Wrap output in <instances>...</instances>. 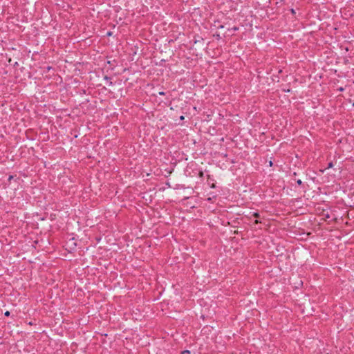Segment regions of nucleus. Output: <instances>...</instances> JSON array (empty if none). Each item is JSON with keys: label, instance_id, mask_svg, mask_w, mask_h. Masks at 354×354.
<instances>
[{"label": "nucleus", "instance_id": "obj_4", "mask_svg": "<svg viewBox=\"0 0 354 354\" xmlns=\"http://www.w3.org/2000/svg\"><path fill=\"white\" fill-rule=\"evenodd\" d=\"M333 167V162H330L328 164V167L327 168L329 169V168H332Z\"/></svg>", "mask_w": 354, "mask_h": 354}, {"label": "nucleus", "instance_id": "obj_12", "mask_svg": "<svg viewBox=\"0 0 354 354\" xmlns=\"http://www.w3.org/2000/svg\"><path fill=\"white\" fill-rule=\"evenodd\" d=\"M210 187H211V188H215V187H216V186H215V185H214V184H212V185L210 186Z\"/></svg>", "mask_w": 354, "mask_h": 354}, {"label": "nucleus", "instance_id": "obj_18", "mask_svg": "<svg viewBox=\"0 0 354 354\" xmlns=\"http://www.w3.org/2000/svg\"><path fill=\"white\" fill-rule=\"evenodd\" d=\"M272 161H270V162H269V165H272Z\"/></svg>", "mask_w": 354, "mask_h": 354}, {"label": "nucleus", "instance_id": "obj_17", "mask_svg": "<svg viewBox=\"0 0 354 354\" xmlns=\"http://www.w3.org/2000/svg\"><path fill=\"white\" fill-rule=\"evenodd\" d=\"M223 28V26H222V25L219 26V28Z\"/></svg>", "mask_w": 354, "mask_h": 354}, {"label": "nucleus", "instance_id": "obj_8", "mask_svg": "<svg viewBox=\"0 0 354 354\" xmlns=\"http://www.w3.org/2000/svg\"><path fill=\"white\" fill-rule=\"evenodd\" d=\"M290 12H291L292 14H295V10L293 8H292L290 10Z\"/></svg>", "mask_w": 354, "mask_h": 354}, {"label": "nucleus", "instance_id": "obj_9", "mask_svg": "<svg viewBox=\"0 0 354 354\" xmlns=\"http://www.w3.org/2000/svg\"><path fill=\"white\" fill-rule=\"evenodd\" d=\"M165 94V92H163V91H160V92H159V95H164Z\"/></svg>", "mask_w": 354, "mask_h": 354}, {"label": "nucleus", "instance_id": "obj_1", "mask_svg": "<svg viewBox=\"0 0 354 354\" xmlns=\"http://www.w3.org/2000/svg\"><path fill=\"white\" fill-rule=\"evenodd\" d=\"M104 80H106V82H108L109 86H112L113 85V82L111 81V77H109L108 76H105L104 77Z\"/></svg>", "mask_w": 354, "mask_h": 354}, {"label": "nucleus", "instance_id": "obj_7", "mask_svg": "<svg viewBox=\"0 0 354 354\" xmlns=\"http://www.w3.org/2000/svg\"><path fill=\"white\" fill-rule=\"evenodd\" d=\"M10 312H9V311H6V312L4 313V315H5V316H6V317L10 316Z\"/></svg>", "mask_w": 354, "mask_h": 354}, {"label": "nucleus", "instance_id": "obj_6", "mask_svg": "<svg viewBox=\"0 0 354 354\" xmlns=\"http://www.w3.org/2000/svg\"><path fill=\"white\" fill-rule=\"evenodd\" d=\"M297 185H302V181H301V180L298 179V180H297Z\"/></svg>", "mask_w": 354, "mask_h": 354}, {"label": "nucleus", "instance_id": "obj_3", "mask_svg": "<svg viewBox=\"0 0 354 354\" xmlns=\"http://www.w3.org/2000/svg\"><path fill=\"white\" fill-rule=\"evenodd\" d=\"M181 354H191V352L189 350H185L181 353Z\"/></svg>", "mask_w": 354, "mask_h": 354}, {"label": "nucleus", "instance_id": "obj_16", "mask_svg": "<svg viewBox=\"0 0 354 354\" xmlns=\"http://www.w3.org/2000/svg\"><path fill=\"white\" fill-rule=\"evenodd\" d=\"M12 176H10L9 177V180H12Z\"/></svg>", "mask_w": 354, "mask_h": 354}, {"label": "nucleus", "instance_id": "obj_13", "mask_svg": "<svg viewBox=\"0 0 354 354\" xmlns=\"http://www.w3.org/2000/svg\"><path fill=\"white\" fill-rule=\"evenodd\" d=\"M339 91H344V88H343L342 87H340V88H339Z\"/></svg>", "mask_w": 354, "mask_h": 354}, {"label": "nucleus", "instance_id": "obj_11", "mask_svg": "<svg viewBox=\"0 0 354 354\" xmlns=\"http://www.w3.org/2000/svg\"><path fill=\"white\" fill-rule=\"evenodd\" d=\"M261 223V222H260V221H259V220L256 219V220H255V221H254V223H255V224H257V223Z\"/></svg>", "mask_w": 354, "mask_h": 354}, {"label": "nucleus", "instance_id": "obj_5", "mask_svg": "<svg viewBox=\"0 0 354 354\" xmlns=\"http://www.w3.org/2000/svg\"><path fill=\"white\" fill-rule=\"evenodd\" d=\"M203 175H204V173L203 171H200L199 173H198V176L200 178H203Z\"/></svg>", "mask_w": 354, "mask_h": 354}, {"label": "nucleus", "instance_id": "obj_15", "mask_svg": "<svg viewBox=\"0 0 354 354\" xmlns=\"http://www.w3.org/2000/svg\"><path fill=\"white\" fill-rule=\"evenodd\" d=\"M233 29H234V30H238V28L234 27Z\"/></svg>", "mask_w": 354, "mask_h": 354}, {"label": "nucleus", "instance_id": "obj_14", "mask_svg": "<svg viewBox=\"0 0 354 354\" xmlns=\"http://www.w3.org/2000/svg\"><path fill=\"white\" fill-rule=\"evenodd\" d=\"M111 35V32H108L107 35L110 36Z\"/></svg>", "mask_w": 354, "mask_h": 354}, {"label": "nucleus", "instance_id": "obj_2", "mask_svg": "<svg viewBox=\"0 0 354 354\" xmlns=\"http://www.w3.org/2000/svg\"><path fill=\"white\" fill-rule=\"evenodd\" d=\"M252 216L255 218H259L260 215L258 212H254Z\"/></svg>", "mask_w": 354, "mask_h": 354}, {"label": "nucleus", "instance_id": "obj_10", "mask_svg": "<svg viewBox=\"0 0 354 354\" xmlns=\"http://www.w3.org/2000/svg\"><path fill=\"white\" fill-rule=\"evenodd\" d=\"M184 119H185V117H184L183 115H181V116L180 117V120H183Z\"/></svg>", "mask_w": 354, "mask_h": 354}]
</instances>
